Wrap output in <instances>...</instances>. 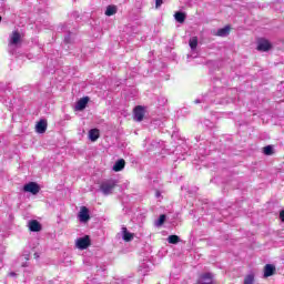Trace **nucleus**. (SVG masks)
<instances>
[{"mask_svg":"<svg viewBox=\"0 0 284 284\" xmlns=\"http://www.w3.org/2000/svg\"><path fill=\"white\" fill-rule=\"evenodd\" d=\"M187 18V16L185 14V12L182 11H176L174 13V19L178 23H185V19Z\"/></svg>","mask_w":284,"mask_h":284,"instance_id":"15","label":"nucleus"},{"mask_svg":"<svg viewBox=\"0 0 284 284\" xmlns=\"http://www.w3.org/2000/svg\"><path fill=\"white\" fill-rule=\"evenodd\" d=\"M88 103H90V97H84V98L80 99L75 103V110L78 112H83V110H85V108H88Z\"/></svg>","mask_w":284,"mask_h":284,"instance_id":"8","label":"nucleus"},{"mask_svg":"<svg viewBox=\"0 0 284 284\" xmlns=\"http://www.w3.org/2000/svg\"><path fill=\"white\" fill-rule=\"evenodd\" d=\"M19 43H21V33H19V31H13L9 45L12 48L13 45H19Z\"/></svg>","mask_w":284,"mask_h":284,"instance_id":"12","label":"nucleus"},{"mask_svg":"<svg viewBox=\"0 0 284 284\" xmlns=\"http://www.w3.org/2000/svg\"><path fill=\"white\" fill-rule=\"evenodd\" d=\"M168 242L171 244V245H176L178 243H181V237H179V235H170L168 237Z\"/></svg>","mask_w":284,"mask_h":284,"instance_id":"23","label":"nucleus"},{"mask_svg":"<svg viewBox=\"0 0 284 284\" xmlns=\"http://www.w3.org/2000/svg\"><path fill=\"white\" fill-rule=\"evenodd\" d=\"M7 108H9V110H12V102H9V104H7Z\"/></svg>","mask_w":284,"mask_h":284,"instance_id":"35","label":"nucleus"},{"mask_svg":"<svg viewBox=\"0 0 284 284\" xmlns=\"http://www.w3.org/2000/svg\"><path fill=\"white\" fill-rule=\"evenodd\" d=\"M159 103H160V105H165V103H168V99L159 98Z\"/></svg>","mask_w":284,"mask_h":284,"instance_id":"27","label":"nucleus"},{"mask_svg":"<svg viewBox=\"0 0 284 284\" xmlns=\"http://www.w3.org/2000/svg\"><path fill=\"white\" fill-rule=\"evenodd\" d=\"M244 284H254V274H248V275L244 278Z\"/></svg>","mask_w":284,"mask_h":284,"instance_id":"25","label":"nucleus"},{"mask_svg":"<svg viewBox=\"0 0 284 284\" xmlns=\"http://www.w3.org/2000/svg\"><path fill=\"white\" fill-rule=\"evenodd\" d=\"M78 219L80 223H88L90 221V209L88 206H81Z\"/></svg>","mask_w":284,"mask_h":284,"instance_id":"6","label":"nucleus"},{"mask_svg":"<svg viewBox=\"0 0 284 284\" xmlns=\"http://www.w3.org/2000/svg\"><path fill=\"white\" fill-rule=\"evenodd\" d=\"M116 180H105L100 184V190L102 191V193L108 196V194H112V190H114V187H116Z\"/></svg>","mask_w":284,"mask_h":284,"instance_id":"1","label":"nucleus"},{"mask_svg":"<svg viewBox=\"0 0 284 284\" xmlns=\"http://www.w3.org/2000/svg\"><path fill=\"white\" fill-rule=\"evenodd\" d=\"M195 284H214V275L212 273H202Z\"/></svg>","mask_w":284,"mask_h":284,"instance_id":"4","label":"nucleus"},{"mask_svg":"<svg viewBox=\"0 0 284 284\" xmlns=\"http://www.w3.org/2000/svg\"><path fill=\"white\" fill-rule=\"evenodd\" d=\"M23 192H28L29 194H33V196H37L39 192H41V186L37 182H29L23 185Z\"/></svg>","mask_w":284,"mask_h":284,"instance_id":"2","label":"nucleus"},{"mask_svg":"<svg viewBox=\"0 0 284 284\" xmlns=\"http://www.w3.org/2000/svg\"><path fill=\"white\" fill-rule=\"evenodd\" d=\"M139 272L142 276H145L150 272V264L143 262L139 267Z\"/></svg>","mask_w":284,"mask_h":284,"instance_id":"21","label":"nucleus"},{"mask_svg":"<svg viewBox=\"0 0 284 284\" xmlns=\"http://www.w3.org/2000/svg\"><path fill=\"white\" fill-rule=\"evenodd\" d=\"M9 276H17V273L10 272V273H9Z\"/></svg>","mask_w":284,"mask_h":284,"instance_id":"36","label":"nucleus"},{"mask_svg":"<svg viewBox=\"0 0 284 284\" xmlns=\"http://www.w3.org/2000/svg\"><path fill=\"white\" fill-rule=\"evenodd\" d=\"M280 219H281V221L284 223V211H281V212H280Z\"/></svg>","mask_w":284,"mask_h":284,"instance_id":"32","label":"nucleus"},{"mask_svg":"<svg viewBox=\"0 0 284 284\" xmlns=\"http://www.w3.org/2000/svg\"><path fill=\"white\" fill-rule=\"evenodd\" d=\"M118 10L119 9L116 8V6L110 4V6L106 7V10H105L104 14L106 17H112V16L116 14Z\"/></svg>","mask_w":284,"mask_h":284,"instance_id":"20","label":"nucleus"},{"mask_svg":"<svg viewBox=\"0 0 284 284\" xmlns=\"http://www.w3.org/2000/svg\"><path fill=\"white\" fill-rule=\"evenodd\" d=\"M257 50H258V52H267V51L272 50V43H270L268 40L260 39L257 41Z\"/></svg>","mask_w":284,"mask_h":284,"instance_id":"7","label":"nucleus"},{"mask_svg":"<svg viewBox=\"0 0 284 284\" xmlns=\"http://www.w3.org/2000/svg\"><path fill=\"white\" fill-rule=\"evenodd\" d=\"M2 19H3V18L0 16V23H1Z\"/></svg>","mask_w":284,"mask_h":284,"instance_id":"39","label":"nucleus"},{"mask_svg":"<svg viewBox=\"0 0 284 284\" xmlns=\"http://www.w3.org/2000/svg\"><path fill=\"white\" fill-rule=\"evenodd\" d=\"M61 31L65 33L64 36V43H73V39H72V32L70 31V29L68 28V24H62L61 26Z\"/></svg>","mask_w":284,"mask_h":284,"instance_id":"10","label":"nucleus"},{"mask_svg":"<svg viewBox=\"0 0 284 284\" xmlns=\"http://www.w3.org/2000/svg\"><path fill=\"white\" fill-rule=\"evenodd\" d=\"M125 168V160L120 159L118 160L114 165H113V171L114 172H121Z\"/></svg>","mask_w":284,"mask_h":284,"instance_id":"18","label":"nucleus"},{"mask_svg":"<svg viewBox=\"0 0 284 284\" xmlns=\"http://www.w3.org/2000/svg\"><path fill=\"white\" fill-rule=\"evenodd\" d=\"M161 6H163V0H155L156 10H159V8H161Z\"/></svg>","mask_w":284,"mask_h":284,"instance_id":"26","label":"nucleus"},{"mask_svg":"<svg viewBox=\"0 0 284 284\" xmlns=\"http://www.w3.org/2000/svg\"><path fill=\"white\" fill-rule=\"evenodd\" d=\"M189 45L191 48V52H196V48H199V38L197 37L190 38Z\"/></svg>","mask_w":284,"mask_h":284,"instance_id":"16","label":"nucleus"},{"mask_svg":"<svg viewBox=\"0 0 284 284\" xmlns=\"http://www.w3.org/2000/svg\"><path fill=\"white\" fill-rule=\"evenodd\" d=\"M230 30H232V28L230 26H225L224 28L219 29L215 34L216 37H229Z\"/></svg>","mask_w":284,"mask_h":284,"instance_id":"17","label":"nucleus"},{"mask_svg":"<svg viewBox=\"0 0 284 284\" xmlns=\"http://www.w3.org/2000/svg\"><path fill=\"white\" fill-rule=\"evenodd\" d=\"M263 153L265 154V156H272V154H274V146L272 145L264 146Z\"/></svg>","mask_w":284,"mask_h":284,"instance_id":"24","label":"nucleus"},{"mask_svg":"<svg viewBox=\"0 0 284 284\" xmlns=\"http://www.w3.org/2000/svg\"><path fill=\"white\" fill-rule=\"evenodd\" d=\"M45 130H48V120L41 119L36 124V132H38V134H45Z\"/></svg>","mask_w":284,"mask_h":284,"instance_id":"9","label":"nucleus"},{"mask_svg":"<svg viewBox=\"0 0 284 284\" xmlns=\"http://www.w3.org/2000/svg\"><path fill=\"white\" fill-rule=\"evenodd\" d=\"M0 90H2V92H6V90H9L10 92V87L6 88V87H0Z\"/></svg>","mask_w":284,"mask_h":284,"instance_id":"33","label":"nucleus"},{"mask_svg":"<svg viewBox=\"0 0 284 284\" xmlns=\"http://www.w3.org/2000/svg\"><path fill=\"white\" fill-rule=\"evenodd\" d=\"M205 65L209 67L210 69H212V68H214V61L209 60V61H206Z\"/></svg>","mask_w":284,"mask_h":284,"instance_id":"28","label":"nucleus"},{"mask_svg":"<svg viewBox=\"0 0 284 284\" xmlns=\"http://www.w3.org/2000/svg\"><path fill=\"white\" fill-rule=\"evenodd\" d=\"M71 17L77 21V19H79V12L77 11L72 12Z\"/></svg>","mask_w":284,"mask_h":284,"instance_id":"30","label":"nucleus"},{"mask_svg":"<svg viewBox=\"0 0 284 284\" xmlns=\"http://www.w3.org/2000/svg\"><path fill=\"white\" fill-rule=\"evenodd\" d=\"M122 239L125 241V243H130V241L134 240V233H130L128 231V227L123 226L122 227Z\"/></svg>","mask_w":284,"mask_h":284,"instance_id":"14","label":"nucleus"},{"mask_svg":"<svg viewBox=\"0 0 284 284\" xmlns=\"http://www.w3.org/2000/svg\"><path fill=\"white\" fill-rule=\"evenodd\" d=\"M92 245V241L90 240L89 235H84L83 237H79L75 241V246L78 250H88V247Z\"/></svg>","mask_w":284,"mask_h":284,"instance_id":"3","label":"nucleus"},{"mask_svg":"<svg viewBox=\"0 0 284 284\" xmlns=\"http://www.w3.org/2000/svg\"><path fill=\"white\" fill-rule=\"evenodd\" d=\"M34 257H36V258H39V253H34Z\"/></svg>","mask_w":284,"mask_h":284,"instance_id":"37","label":"nucleus"},{"mask_svg":"<svg viewBox=\"0 0 284 284\" xmlns=\"http://www.w3.org/2000/svg\"><path fill=\"white\" fill-rule=\"evenodd\" d=\"M28 226H29L30 232H41V230H43V226L37 220L29 221Z\"/></svg>","mask_w":284,"mask_h":284,"instance_id":"11","label":"nucleus"},{"mask_svg":"<svg viewBox=\"0 0 284 284\" xmlns=\"http://www.w3.org/2000/svg\"><path fill=\"white\" fill-rule=\"evenodd\" d=\"M274 272H276V266L272 264H266L264 267V277L270 278V276H274Z\"/></svg>","mask_w":284,"mask_h":284,"instance_id":"13","label":"nucleus"},{"mask_svg":"<svg viewBox=\"0 0 284 284\" xmlns=\"http://www.w3.org/2000/svg\"><path fill=\"white\" fill-rule=\"evenodd\" d=\"M100 136L99 129H91L89 131V139L94 143V141H98Z\"/></svg>","mask_w":284,"mask_h":284,"instance_id":"19","label":"nucleus"},{"mask_svg":"<svg viewBox=\"0 0 284 284\" xmlns=\"http://www.w3.org/2000/svg\"><path fill=\"white\" fill-rule=\"evenodd\" d=\"M203 124L205 125V128H210V129H212V125H213V123L210 122V120L204 121Z\"/></svg>","mask_w":284,"mask_h":284,"instance_id":"29","label":"nucleus"},{"mask_svg":"<svg viewBox=\"0 0 284 284\" xmlns=\"http://www.w3.org/2000/svg\"><path fill=\"white\" fill-rule=\"evenodd\" d=\"M155 199H161V191L159 190L155 191Z\"/></svg>","mask_w":284,"mask_h":284,"instance_id":"31","label":"nucleus"},{"mask_svg":"<svg viewBox=\"0 0 284 284\" xmlns=\"http://www.w3.org/2000/svg\"><path fill=\"white\" fill-rule=\"evenodd\" d=\"M145 116V108L138 105L133 110V119L134 121H138V123H141L143 121V118Z\"/></svg>","mask_w":284,"mask_h":284,"instance_id":"5","label":"nucleus"},{"mask_svg":"<svg viewBox=\"0 0 284 284\" xmlns=\"http://www.w3.org/2000/svg\"><path fill=\"white\" fill-rule=\"evenodd\" d=\"M197 190H199L197 187H194L192 192H197Z\"/></svg>","mask_w":284,"mask_h":284,"instance_id":"38","label":"nucleus"},{"mask_svg":"<svg viewBox=\"0 0 284 284\" xmlns=\"http://www.w3.org/2000/svg\"><path fill=\"white\" fill-rule=\"evenodd\" d=\"M166 219H168V215L165 214L160 215L159 219L154 222L155 227H161V225L165 223Z\"/></svg>","mask_w":284,"mask_h":284,"instance_id":"22","label":"nucleus"},{"mask_svg":"<svg viewBox=\"0 0 284 284\" xmlns=\"http://www.w3.org/2000/svg\"><path fill=\"white\" fill-rule=\"evenodd\" d=\"M194 103H196V104H199V103H203V100H201V99H196V100L194 101Z\"/></svg>","mask_w":284,"mask_h":284,"instance_id":"34","label":"nucleus"}]
</instances>
